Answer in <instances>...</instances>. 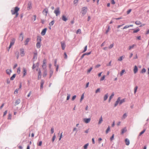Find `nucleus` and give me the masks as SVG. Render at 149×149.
I'll return each mask as SVG.
<instances>
[{"label": "nucleus", "instance_id": "obj_35", "mask_svg": "<svg viewBox=\"0 0 149 149\" xmlns=\"http://www.w3.org/2000/svg\"><path fill=\"white\" fill-rule=\"evenodd\" d=\"M102 116H101L100 119L99 121L98 122V124H101V123L102 122Z\"/></svg>", "mask_w": 149, "mask_h": 149}, {"label": "nucleus", "instance_id": "obj_28", "mask_svg": "<svg viewBox=\"0 0 149 149\" xmlns=\"http://www.w3.org/2000/svg\"><path fill=\"white\" fill-rule=\"evenodd\" d=\"M124 58V57L123 56H121L118 59V61H121L123 60V58Z\"/></svg>", "mask_w": 149, "mask_h": 149}, {"label": "nucleus", "instance_id": "obj_27", "mask_svg": "<svg viewBox=\"0 0 149 149\" xmlns=\"http://www.w3.org/2000/svg\"><path fill=\"white\" fill-rule=\"evenodd\" d=\"M16 76V74H14L11 77L10 79L11 80H13L15 78Z\"/></svg>", "mask_w": 149, "mask_h": 149}, {"label": "nucleus", "instance_id": "obj_32", "mask_svg": "<svg viewBox=\"0 0 149 149\" xmlns=\"http://www.w3.org/2000/svg\"><path fill=\"white\" fill-rule=\"evenodd\" d=\"M135 23L137 25H139L141 24V23L140 21H136Z\"/></svg>", "mask_w": 149, "mask_h": 149}, {"label": "nucleus", "instance_id": "obj_14", "mask_svg": "<svg viewBox=\"0 0 149 149\" xmlns=\"http://www.w3.org/2000/svg\"><path fill=\"white\" fill-rule=\"evenodd\" d=\"M19 40L21 41H22L23 40V38H24V36L23 35L22 33L20 34V36H19Z\"/></svg>", "mask_w": 149, "mask_h": 149}, {"label": "nucleus", "instance_id": "obj_56", "mask_svg": "<svg viewBox=\"0 0 149 149\" xmlns=\"http://www.w3.org/2000/svg\"><path fill=\"white\" fill-rule=\"evenodd\" d=\"M57 61V59H55L54 60V66H57V65H58L56 64Z\"/></svg>", "mask_w": 149, "mask_h": 149}, {"label": "nucleus", "instance_id": "obj_45", "mask_svg": "<svg viewBox=\"0 0 149 149\" xmlns=\"http://www.w3.org/2000/svg\"><path fill=\"white\" fill-rule=\"evenodd\" d=\"M56 136L55 134H54L53 137L52 139V141L53 142L54 141L55 139H56Z\"/></svg>", "mask_w": 149, "mask_h": 149}, {"label": "nucleus", "instance_id": "obj_60", "mask_svg": "<svg viewBox=\"0 0 149 149\" xmlns=\"http://www.w3.org/2000/svg\"><path fill=\"white\" fill-rule=\"evenodd\" d=\"M114 134H113L112 135L111 137L110 138L111 140V141L113 140V139H114Z\"/></svg>", "mask_w": 149, "mask_h": 149}, {"label": "nucleus", "instance_id": "obj_9", "mask_svg": "<svg viewBox=\"0 0 149 149\" xmlns=\"http://www.w3.org/2000/svg\"><path fill=\"white\" fill-rule=\"evenodd\" d=\"M120 97H119L118 98L117 100L116 101V102L115 104V105H114L115 107H116V106H117L118 104L119 103V102L120 101Z\"/></svg>", "mask_w": 149, "mask_h": 149}, {"label": "nucleus", "instance_id": "obj_29", "mask_svg": "<svg viewBox=\"0 0 149 149\" xmlns=\"http://www.w3.org/2000/svg\"><path fill=\"white\" fill-rule=\"evenodd\" d=\"M62 18L63 20L64 21H66L67 19L66 17L64 15L62 16Z\"/></svg>", "mask_w": 149, "mask_h": 149}, {"label": "nucleus", "instance_id": "obj_62", "mask_svg": "<svg viewBox=\"0 0 149 149\" xmlns=\"http://www.w3.org/2000/svg\"><path fill=\"white\" fill-rule=\"evenodd\" d=\"M76 97V96L75 95L73 96L72 98V100H74L75 99Z\"/></svg>", "mask_w": 149, "mask_h": 149}, {"label": "nucleus", "instance_id": "obj_10", "mask_svg": "<svg viewBox=\"0 0 149 149\" xmlns=\"http://www.w3.org/2000/svg\"><path fill=\"white\" fill-rule=\"evenodd\" d=\"M125 144L126 145L128 146L129 145L130 142L129 140L128 139H125Z\"/></svg>", "mask_w": 149, "mask_h": 149}, {"label": "nucleus", "instance_id": "obj_43", "mask_svg": "<svg viewBox=\"0 0 149 149\" xmlns=\"http://www.w3.org/2000/svg\"><path fill=\"white\" fill-rule=\"evenodd\" d=\"M11 117H12L10 113L8 115V119H9V120L11 119Z\"/></svg>", "mask_w": 149, "mask_h": 149}, {"label": "nucleus", "instance_id": "obj_4", "mask_svg": "<svg viewBox=\"0 0 149 149\" xmlns=\"http://www.w3.org/2000/svg\"><path fill=\"white\" fill-rule=\"evenodd\" d=\"M15 38H13L12 40L10 42V45L9 47V49L11 47L14 45L15 42Z\"/></svg>", "mask_w": 149, "mask_h": 149}, {"label": "nucleus", "instance_id": "obj_6", "mask_svg": "<svg viewBox=\"0 0 149 149\" xmlns=\"http://www.w3.org/2000/svg\"><path fill=\"white\" fill-rule=\"evenodd\" d=\"M20 55L21 56H23L24 55L25 53L24 50L23 49H20Z\"/></svg>", "mask_w": 149, "mask_h": 149}, {"label": "nucleus", "instance_id": "obj_57", "mask_svg": "<svg viewBox=\"0 0 149 149\" xmlns=\"http://www.w3.org/2000/svg\"><path fill=\"white\" fill-rule=\"evenodd\" d=\"M129 27V25H126L123 27V29H125L127 28H128Z\"/></svg>", "mask_w": 149, "mask_h": 149}, {"label": "nucleus", "instance_id": "obj_2", "mask_svg": "<svg viewBox=\"0 0 149 149\" xmlns=\"http://www.w3.org/2000/svg\"><path fill=\"white\" fill-rule=\"evenodd\" d=\"M87 8L86 7H84L82 8L81 11V13L83 15H84L87 12Z\"/></svg>", "mask_w": 149, "mask_h": 149}, {"label": "nucleus", "instance_id": "obj_47", "mask_svg": "<svg viewBox=\"0 0 149 149\" xmlns=\"http://www.w3.org/2000/svg\"><path fill=\"white\" fill-rule=\"evenodd\" d=\"M19 89H17L14 92V94H17L18 93Z\"/></svg>", "mask_w": 149, "mask_h": 149}, {"label": "nucleus", "instance_id": "obj_34", "mask_svg": "<svg viewBox=\"0 0 149 149\" xmlns=\"http://www.w3.org/2000/svg\"><path fill=\"white\" fill-rule=\"evenodd\" d=\"M127 116V114L126 113H125L123 114L122 117V119H124Z\"/></svg>", "mask_w": 149, "mask_h": 149}, {"label": "nucleus", "instance_id": "obj_44", "mask_svg": "<svg viewBox=\"0 0 149 149\" xmlns=\"http://www.w3.org/2000/svg\"><path fill=\"white\" fill-rule=\"evenodd\" d=\"M92 69H93L92 67H91V68H90L89 69H88V70H87V73H90V72H91V70H92Z\"/></svg>", "mask_w": 149, "mask_h": 149}, {"label": "nucleus", "instance_id": "obj_61", "mask_svg": "<svg viewBox=\"0 0 149 149\" xmlns=\"http://www.w3.org/2000/svg\"><path fill=\"white\" fill-rule=\"evenodd\" d=\"M111 3L113 4H115V2L114 0H111Z\"/></svg>", "mask_w": 149, "mask_h": 149}, {"label": "nucleus", "instance_id": "obj_25", "mask_svg": "<svg viewBox=\"0 0 149 149\" xmlns=\"http://www.w3.org/2000/svg\"><path fill=\"white\" fill-rule=\"evenodd\" d=\"M42 67L43 68H44V69L46 68V63L45 62V61H44L42 65Z\"/></svg>", "mask_w": 149, "mask_h": 149}, {"label": "nucleus", "instance_id": "obj_16", "mask_svg": "<svg viewBox=\"0 0 149 149\" xmlns=\"http://www.w3.org/2000/svg\"><path fill=\"white\" fill-rule=\"evenodd\" d=\"M127 130L126 127H125L123 129L121 130V134H124L125 132H126Z\"/></svg>", "mask_w": 149, "mask_h": 149}, {"label": "nucleus", "instance_id": "obj_48", "mask_svg": "<svg viewBox=\"0 0 149 149\" xmlns=\"http://www.w3.org/2000/svg\"><path fill=\"white\" fill-rule=\"evenodd\" d=\"M54 23V22L53 21H52L49 24L50 26L53 25Z\"/></svg>", "mask_w": 149, "mask_h": 149}, {"label": "nucleus", "instance_id": "obj_53", "mask_svg": "<svg viewBox=\"0 0 149 149\" xmlns=\"http://www.w3.org/2000/svg\"><path fill=\"white\" fill-rule=\"evenodd\" d=\"M84 94H82V95H81V98L80 99V102H81L82 100L84 98Z\"/></svg>", "mask_w": 149, "mask_h": 149}, {"label": "nucleus", "instance_id": "obj_7", "mask_svg": "<svg viewBox=\"0 0 149 149\" xmlns=\"http://www.w3.org/2000/svg\"><path fill=\"white\" fill-rule=\"evenodd\" d=\"M86 123H89L90 120H91V118H84L83 120Z\"/></svg>", "mask_w": 149, "mask_h": 149}, {"label": "nucleus", "instance_id": "obj_52", "mask_svg": "<svg viewBox=\"0 0 149 149\" xmlns=\"http://www.w3.org/2000/svg\"><path fill=\"white\" fill-rule=\"evenodd\" d=\"M79 1V0H74V4H75L77 3Z\"/></svg>", "mask_w": 149, "mask_h": 149}, {"label": "nucleus", "instance_id": "obj_63", "mask_svg": "<svg viewBox=\"0 0 149 149\" xmlns=\"http://www.w3.org/2000/svg\"><path fill=\"white\" fill-rule=\"evenodd\" d=\"M7 111H5L4 113H3V116H5L6 114H7Z\"/></svg>", "mask_w": 149, "mask_h": 149}, {"label": "nucleus", "instance_id": "obj_58", "mask_svg": "<svg viewBox=\"0 0 149 149\" xmlns=\"http://www.w3.org/2000/svg\"><path fill=\"white\" fill-rule=\"evenodd\" d=\"M64 58L65 59H67V56L65 52L64 53Z\"/></svg>", "mask_w": 149, "mask_h": 149}, {"label": "nucleus", "instance_id": "obj_42", "mask_svg": "<svg viewBox=\"0 0 149 149\" xmlns=\"http://www.w3.org/2000/svg\"><path fill=\"white\" fill-rule=\"evenodd\" d=\"M138 86H136L134 88V93L135 94L136 93V91H137V90L138 89Z\"/></svg>", "mask_w": 149, "mask_h": 149}, {"label": "nucleus", "instance_id": "obj_50", "mask_svg": "<svg viewBox=\"0 0 149 149\" xmlns=\"http://www.w3.org/2000/svg\"><path fill=\"white\" fill-rule=\"evenodd\" d=\"M146 72V70L145 68H143L142 69L141 71V72L142 73H144Z\"/></svg>", "mask_w": 149, "mask_h": 149}, {"label": "nucleus", "instance_id": "obj_19", "mask_svg": "<svg viewBox=\"0 0 149 149\" xmlns=\"http://www.w3.org/2000/svg\"><path fill=\"white\" fill-rule=\"evenodd\" d=\"M41 40V38L40 36H38L37 38V41L38 42H40Z\"/></svg>", "mask_w": 149, "mask_h": 149}, {"label": "nucleus", "instance_id": "obj_33", "mask_svg": "<svg viewBox=\"0 0 149 149\" xmlns=\"http://www.w3.org/2000/svg\"><path fill=\"white\" fill-rule=\"evenodd\" d=\"M105 75H104L102 77H101V78H100V81H102L104 80L105 79Z\"/></svg>", "mask_w": 149, "mask_h": 149}, {"label": "nucleus", "instance_id": "obj_12", "mask_svg": "<svg viewBox=\"0 0 149 149\" xmlns=\"http://www.w3.org/2000/svg\"><path fill=\"white\" fill-rule=\"evenodd\" d=\"M138 69L137 67L135 65L134 67V73H136L138 71Z\"/></svg>", "mask_w": 149, "mask_h": 149}, {"label": "nucleus", "instance_id": "obj_49", "mask_svg": "<svg viewBox=\"0 0 149 149\" xmlns=\"http://www.w3.org/2000/svg\"><path fill=\"white\" fill-rule=\"evenodd\" d=\"M87 46L86 45L85 46V47H84V50L82 52L83 53V52H85L87 50Z\"/></svg>", "mask_w": 149, "mask_h": 149}, {"label": "nucleus", "instance_id": "obj_64", "mask_svg": "<svg viewBox=\"0 0 149 149\" xmlns=\"http://www.w3.org/2000/svg\"><path fill=\"white\" fill-rule=\"evenodd\" d=\"M100 88H98L95 91L96 93H97L98 92H100Z\"/></svg>", "mask_w": 149, "mask_h": 149}, {"label": "nucleus", "instance_id": "obj_31", "mask_svg": "<svg viewBox=\"0 0 149 149\" xmlns=\"http://www.w3.org/2000/svg\"><path fill=\"white\" fill-rule=\"evenodd\" d=\"M110 130V127L109 126L106 131V134H107Z\"/></svg>", "mask_w": 149, "mask_h": 149}, {"label": "nucleus", "instance_id": "obj_23", "mask_svg": "<svg viewBox=\"0 0 149 149\" xmlns=\"http://www.w3.org/2000/svg\"><path fill=\"white\" fill-rule=\"evenodd\" d=\"M11 72V70L7 69L6 70V73L8 74H10Z\"/></svg>", "mask_w": 149, "mask_h": 149}, {"label": "nucleus", "instance_id": "obj_17", "mask_svg": "<svg viewBox=\"0 0 149 149\" xmlns=\"http://www.w3.org/2000/svg\"><path fill=\"white\" fill-rule=\"evenodd\" d=\"M30 40V38H27L26 39V40H25V42H24L25 45H27L28 43V42H29Z\"/></svg>", "mask_w": 149, "mask_h": 149}, {"label": "nucleus", "instance_id": "obj_3", "mask_svg": "<svg viewBox=\"0 0 149 149\" xmlns=\"http://www.w3.org/2000/svg\"><path fill=\"white\" fill-rule=\"evenodd\" d=\"M54 13L56 14V16L59 15L60 13L59 8H56L54 11Z\"/></svg>", "mask_w": 149, "mask_h": 149}, {"label": "nucleus", "instance_id": "obj_40", "mask_svg": "<svg viewBox=\"0 0 149 149\" xmlns=\"http://www.w3.org/2000/svg\"><path fill=\"white\" fill-rule=\"evenodd\" d=\"M146 131V130H144L143 131H141L139 134V136H141L142 134H143Z\"/></svg>", "mask_w": 149, "mask_h": 149}, {"label": "nucleus", "instance_id": "obj_18", "mask_svg": "<svg viewBox=\"0 0 149 149\" xmlns=\"http://www.w3.org/2000/svg\"><path fill=\"white\" fill-rule=\"evenodd\" d=\"M20 102V99H18L15 102V105H17Z\"/></svg>", "mask_w": 149, "mask_h": 149}, {"label": "nucleus", "instance_id": "obj_36", "mask_svg": "<svg viewBox=\"0 0 149 149\" xmlns=\"http://www.w3.org/2000/svg\"><path fill=\"white\" fill-rule=\"evenodd\" d=\"M20 67H19L17 70V73L19 74H20Z\"/></svg>", "mask_w": 149, "mask_h": 149}, {"label": "nucleus", "instance_id": "obj_41", "mask_svg": "<svg viewBox=\"0 0 149 149\" xmlns=\"http://www.w3.org/2000/svg\"><path fill=\"white\" fill-rule=\"evenodd\" d=\"M88 146V143L86 144L84 146V149H87V148Z\"/></svg>", "mask_w": 149, "mask_h": 149}, {"label": "nucleus", "instance_id": "obj_30", "mask_svg": "<svg viewBox=\"0 0 149 149\" xmlns=\"http://www.w3.org/2000/svg\"><path fill=\"white\" fill-rule=\"evenodd\" d=\"M125 102V99H122L121 100H120V101L119 102V104H121L123 103L124 102Z\"/></svg>", "mask_w": 149, "mask_h": 149}, {"label": "nucleus", "instance_id": "obj_38", "mask_svg": "<svg viewBox=\"0 0 149 149\" xmlns=\"http://www.w3.org/2000/svg\"><path fill=\"white\" fill-rule=\"evenodd\" d=\"M139 30H140V29H139V28L137 29L136 30H134L133 31V33H136L138 32V31H139Z\"/></svg>", "mask_w": 149, "mask_h": 149}, {"label": "nucleus", "instance_id": "obj_59", "mask_svg": "<svg viewBox=\"0 0 149 149\" xmlns=\"http://www.w3.org/2000/svg\"><path fill=\"white\" fill-rule=\"evenodd\" d=\"M131 11V9H130L127 11V14H129Z\"/></svg>", "mask_w": 149, "mask_h": 149}, {"label": "nucleus", "instance_id": "obj_24", "mask_svg": "<svg viewBox=\"0 0 149 149\" xmlns=\"http://www.w3.org/2000/svg\"><path fill=\"white\" fill-rule=\"evenodd\" d=\"M40 42H38L36 44V47L37 48H40Z\"/></svg>", "mask_w": 149, "mask_h": 149}, {"label": "nucleus", "instance_id": "obj_26", "mask_svg": "<svg viewBox=\"0 0 149 149\" xmlns=\"http://www.w3.org/2000/svg\"><path fill=\"white\" fill-rule=\"evenodd\" d=\"M108 94H106L104 97V100L105 101L107 100L108 98Z\"/></svg>", "mask_w": 149, "mask_h": 149}, {"label": "nucleus", "instance_id": "obj_55", "mask_svg": "<svg viewBox=\"0 0 149 149\" xmlns=\"http://www.w3.org/2000/svg\"><path fill=\"white\" fill-rule=\"evenodd\" d=\"M42 141H40L39 142V143L37 144V145L38 146H41L42 145Z\"/></svg>", "mask_w": 149, "mask_h": 149}, {"label": "nucleus", "instance_id": "obj_1", "mask_svg": "<svg viewBox=\"0 0 149 149\" xmlns=\"http://www.w3.org/2000/svg\"><path fill=\"white\" fill-rule=\"evenodd\" d=\"M19 10V8L17 7H16L14 8L13 9L11 10V12L12 15H16V17H17L19 15L18 12Z\"/></svg>", "mask_w": 149, "mask_h": 149}, {"label": "nucleus", "instance_id": "obj_11", "mask_svg": "<svg viewBox=\"0 0 149 149\" xmlns=\"http://www.w3.org/2000/svg\"><path fill=\"white\" fill-rule=\"evenodd\" d=\"M125 70L124 69L120 73V76H122L123 74H125Z\"/></svg>", "mask_w": 149, "mask_h": 149}, {"label": "nucleus", "instance_id": "obj_5", "mask_svg": "<svg viewBox=\"0 0 149 149\" xmlns=\"http://www.w3.org/2000/svg\"><path fill=\"white\" fill-rule=\"evenodd\" d=\"M61 47L63 50H64L65 47V42L64 41H62L61 42Z\"/></svg>", "mask_w": 149, "mask_h": 149}, {"label": "nucleus", "instance_id": "obj_54", "mask_svg": "<svg viewBox=\"0 0 149 149\" xmlns=\"http://www.w3.org/2000/svg\"><path fill=\"white\" fill-rule=\"evenodd\" d=\"M43 14H45V15H47V10L45 9L43 11Z\"/></svg>", "mask_w": 149, "mask_h": 149}, {"label": "nucleus", "instance_id": "obj_21", "mask_svg": "<svg viewBox=\"0 0 149 149\" xmlns=\"http://www.w3.org/2000/svg\"><path fill=\"white\" fill-rule=\"evenodd\" d=\"M53 73V71L52 70H50V71L49 72V73L50 74L49 75V77L50 78L52 75V74Z\"/></svg>", "mask_w": 149, "mask_h": 149}, {"label": "nucleus", "instance_id": "obj_15", "mask_svg": "<svg viewBox=\"0 0 149 149\" xmlns=\"http://www.w3.org/2000/svg\"><path fill=\"white\" fill-rule=\"evenodd\" d=\"M136 46V45H132L130 46L129 47L128 49L129 50H131L132 49L134 48L135 46Z\"/></svg>", "mask_w": 149, "mask_h": 149}, {"label": "nucleus", "instance_id": "obj_51", "mask_svg": "<svg viewBox=\"0 0 149 149\" xmlns=\"http://www.w3.org/2000/svg\"><path fill=\"white\" fill-rule=\"evenodd\" d=\"M113 46V44H111L109 46V48L110 49H111L112 48Z\"/></svg>", "mask_w": 149, "mask_h": 149}, {"label": "nucleus", "instance_id": "obj_37", "mask_svg": "<svg viewBox=\"0 0 149 149\" xmlns=\"http://www.w3.org/2000/svg\"><path fill=\"white\" fill-rule=\"evenodd\" d=\"M114 93H113L110 96V98L109 99V102H110V100L112 98V97L114 96Z\"/></svg>", "mask_w": 149, "mask_h": 149}, {"label": "nucleus", "instance_id": "obj_22", "mask_svg": "<svg viewBox=\"0 0 149 149\" xmlns=\"http://www.w3.org/2000/svg\"><path fill=\"white\" fill-rule=\"evenodd\" d=\"M44 81L43 80H42L40 83V89L43 88V85L44 84Z\"/></svg>", "mask_w": 149, "mask_h": 149}, {"label": "nucleus", "instance_id": "obj_39", "mask_svg": "<svg viewBox=\"0 0 149 149\" xmlns=\"http://www.w3.org/2000/svg\"><path fill=\"white\" fill-rule=\"evenodd\" d=\"M81 33V30L80 29H78L76 33L78 34H80Z\"/></svg>", "mask_w": 149, "mask_h": 149}, {"label": "nucleus", "instance_id": "obj_20", "mask_svg": "<svg viewBox=\"0 0 149 149\" xmlns=\"http://www.w3.org/2000/svg\"><path fill=\"white\" fill-rule=\"evenodd\" d=\"M32 8L31 3V2H29L28 4L27 8L29 9H30Z\"/></svg>", "mask_w": 149, "mask_h": 149}, {"label": "nucleus", "instance_id": "obj_13", "mask_svg": "<svg viewBox=\"0 0 149 149\" xmlns=\"http://www.w3.org/2000/svg\"><path fill=\"white\" fill-rule=\"evenodd\" d=\"M23 77L26 74V68H23Z\"/></svg>", "mask_w": 149, "mask_h": 149}, {"label": "nucleus", "instance_id": "obj_46", "mask_svg": "<svg viewBox=\"0 0 149 149\" xmlns=\"http://www.w3.org/2000/svg\"><path fill=\"white\" fill-rule=\"evenodd\" d=\"M110 29V27L109 26H108V27L106 31V34H107V33L109 31Z\"/></svg>", "mask_w": 149, "mask_h": 149}, {"label": "nucleus", "instance_id": "obj_8", "mask_svg": "<svg viewBox=\"0 0 149 149\" xmlns=\"http://www.w3.org/2000/svg\"><path fill=\"white\" fill-rule=\"evenodd\" d=\"M47 30V28H45L43 29L41 32V34L42 36L44 35L46 33Z\"/></svg>", "mask_w": 149, "mask_h": 149}]
</instances>
